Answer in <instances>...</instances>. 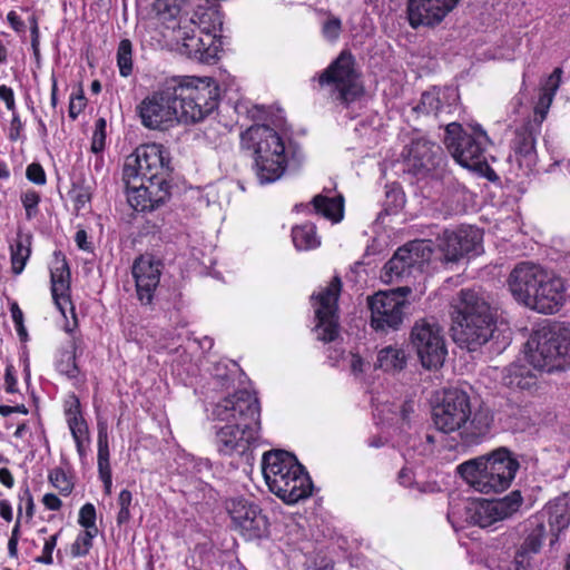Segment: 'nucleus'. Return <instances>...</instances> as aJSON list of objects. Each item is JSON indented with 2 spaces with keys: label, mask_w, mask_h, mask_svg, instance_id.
Instances as JSON below:
<instances>
[{
  "label": "nucleus",
  "mask_w": 570,
  "mask_h": 570,
  "mask_svg": "<svg viewBox=\"0 0 570 570\" xmlns=\"http://www.w3.org/2000/svg\"><path fill=\"white\" fill-rule=\"evenodd\" d=\"M527 509L524 498L520 490H512L501 497V521L512 519Z\"/></svg>",
  "instance_id": "38"
},
{
  "label": "nucleus",
  "mask_w": 570,
  "mask_h": 570,
  "mask_svg": "<svg viewBox=\"0 0 570 570\" xmlns=\"http://www.w3.org/2000/svg\"><path fill=\"white\" fill-rule=\"evenodd\" d=\"M98 532L83 530L81 531L71 546V556L73 558L85 557L92 547V540Z\"/></svg>",
  "instance_id": "42"
},
{
  "label": "nucleus",
  "mask_w": 570,
  "mask_h": 570,
  "mask_svg": "<svg viewBox=\"0 0 570 570\" xmlns=\"http://www.w3.org/2000/svg\"><path fill=\"white\" fill-rule=\"evenodd\" d=\"M549 523L552 532L550 546H553L559 539V532L567 527V521L562 514H553L550 517Z\"/></svg>",
  "instance_id": "52"
},
{
  "label": "nucleus",
  "mask_w": 570,
  "mask_h": 570,
  "mask_svg": "<svg viewBox=\"0 0 570 570\" xmlns=\"http://www.w3.org/2000/svg\"><path fill=\"white\" fill-rule=\"evenodd\" d=\"M399 483L403 487H411L414 481V473L410 468H403L397 474Z\"/></svg>",
  "instance_id": "58"
},
{
  "label": "nucleus",
  "mask_w": 570,
  "mask_h": 570,
  "mask_svg": "<svg viewBox=\"0 0 570 570\" xmlns=\"http://www.w3.org/2000/svg\"><path fill=\"white\" fill-rule=\"evenodd\" d=\"M471 416L469 396L459 390L444 392L439 404L433 407L432 419L435 428L444 433L461 430Z\"/></svg>",
  "instance_id": "18"
},
{
  "label": "nucleus",
  "mask_w": 570,
  "mask_h": 570,
  "mask_svg": "<svg viewBox=\"0 0 570 570\" xmlns=\"http://www.w3.org/2000/svg\"><path fill=\"white\" fill-rule=\"evenodd\" d=\"M529 363L547 373L570 367V325L546 320L532 328L525 343Z\"/></svg>",
  "instance_id": "7"
},
{
  "label": "nucleus",
  "mask_w": 570,
  "mask_h": 570,
  "mask_svg": "<svg viewBox=\"0 0 570 570\" xmlns=\"http://www.w3.org/2000/svg\"><path fill=\"white\" fill-rule=\"evenodd\" d=\"M87 238H88L87 233L85 230L81 229L76 233L75 240L80 249H83V250L90 249V244L87 240Z\"/></svg>",
  "instance_id": "64"
},
{
  "label": "nucleus",
  "mask_w": 570,
  "mask_h": 570,
  "mask_svg": "<svg viewBox=\"0 0 570 570\" xmlns=\"http://www.w3.org/2000/svg\"><path fill=\"white\" fill-rule=\"evenodd\" d=\"M119 511L117 513V523L119 525L126 524L131 519L130 507L132 503V494L129 490L120 491L117 500Z\"/></svg>",
  "instance_id": "44"
},
{
  "label": "nucleus",
  "mask_w": 570,
  "mask_h": 570,
  "mask_svg": "<svg viewBox=\"0 0 570 570\" xmlns=\"http://www.w3.org/2000/svg\"><path fill=\"white\" fill-rule=\"evenodd\" d=\"M411 342L425 368L440 367L448 354L445 340L441 327L426 320L414 324L411 332Z\"/></svg>",
  "instance_id": "14"
},
{
  "label": "nucleus",
  "mask_w": 570,
  "mask_h": 570,
  "mask_svg": "<svg viewBox=\"0 0 570 570\" xmlns=\"http://www.w3.org/2000/svg\"><path fill=\"white\" fill-rule=\"evenodd\" d=\"M407 353L400 345H389L377 352L375 367L385 373L395 374L405 368Z\"/></svg>",
  "instance_id": "33"
},
{
  "label": "nucleus",
  "mask_w": 570,
  "mask_h": 570,
  "mask_svg": "<svg viewBox=\"0 0 570 570\" xmlns=\"http://www.w3.org/2000/svg\"><path fill=\"white\" fill-rule=\"evenodd\" d=\"M432 254L430 240H414L399 248L384 265L382 279L392 283L407 276L413 269H422Z\"/></svg>",
  "instance_id": "19"
},
{
  "label": "nucleus",
  "mask_w": 570,
  "mask_h": 570,
  "mask_svg": "<svg viewBox=\"0 0 570 570\" xmlns=\"http://www.w3.org/2000/svg\"><path fill=\"white\" fill-rule=\"evenodd\" d=\"M58 535L59 533L53 534L45 541L42 554L37 558V562L43 564H51L53 562L52 552L56 548Z\"/></svg>",
  "instance_id": "51"
},
{
  "label": "nucleus",
  "mask_w": 570,
  "mask_h": 570,
  "mask_svg": "<svg viewBox=\"0 0 570 570\" xmlns=\"http://www.w3.org/2000/svg\"><path fill=\"white\" fill-rule=\"evenodd\" d=\"M313 208L309 205H296L295 209L303 210L306 209L308 212L314 210L317 214H321L327 219H331L333 223H338L343 218L344 205L343 198L341 196L337 197H326L323 195H317L312 200Z\"/></svg>",
  "instance_id": "32"
},
{
  "label": "nucleus",
  "mask_w": 570,
  "mask_h": 570,
  "mask_svg": "<svg viewBox=\"0 0 570 570\" xmlns=\"http://www.w3.org/2000/svg\"><path fill=\"white\" fill-rule=\"evenodd\" d=\"M10 312L14 326H21L23 324V313L17 303L11 304Z\"/></svg>",
  "instance_id": "63"
},
{
  "label": "nucleus",
  "mask_w": 570,
  "mask_h": 570,
  "mask_svg": "<svg viewBox=\"0 0 570 570\" xmlns=\"http://www.w3.org/2000/svg\"><path fill=\"white\" fill-rule=\"evenodd\" d=\"M508 407L510 409V412L507 414L508 417L514 420L511 426L515 430L525 429L530 423L528 410L512 404H508Z\"/></svg>",
  "instance_id": "47"
},
{
  "label": "nucleus",
  "mask_w": 570,
  "mask_h": 570,
  "mask_svg": "<svg viewBox=\"0 0 570 570\" xmlns=\"http://www.w3.org/2000/svg\"><path fill=\"white\" fill-rule=\"evenodd\" d=\"M170 155L160 144H145L136 148L124 164V177H140L142 180L168 185Z\"/></svg>",
  "instance_id": "12"
},
{
  "label": "nucleus",
  "mask_w": 570,
  "mask_h": 570,
  "mask_svg": "<svg viewBox=\"0 0 570 570\" xmlns=\"http://www.w3.org/2000/svg\"><path fill=\"white\" fill-rule=\"evenodd\" d=\"M493 424V414L487 407H480L460 430L465 445L479 444L487 439Z\"/></svg>",
  "instance_id": "30"
},
{
  "label": "nucleus",
  "mask_w": 570,
  "mask_h": 570,
  "mask_svg": "<svg viewBox=\"0 0 570 570\" xmlns=\"http://www.w3.org/2000/svg\"><path fill=\"white\" fill-rule=\"evenodd\" d=\"M503 383L512 389L530 390L537 383L530 368L522 364H511L505 367Z\"/></svg>",
  "instance_id": "34"
},
{
  "label": "nucleus",
  "mask_w": 570,
  "mask_h": 570,
  "mask_svg": "<svg viewBox=\"0 0 570 570\" xmlns=\"http://www.w3.org/2000/svg\"><path fill=\"white\" fill-rule=\"evenodd\" d=\"M407 286L390 291H381L367 298L371 311V326L375 331H396L404 320V308L407 305Z\"/></svg>",
  "instance_id": "13"
},
{
  "label": "nucleus",
  "mask_w": 570,
  "mask_h": 570,
  "mask_svg": "<svg viewBox=\"0 0 570 570\" xmlns=\"http://www.w3.org/2000/svg\"><path fill=\"white\" fill-rule=\"evenodd\" d=\"M222 27L223 14L219 10L213 7H198L188 17L181 52L202 61L214 59L222 47Z\"/></svg>",
  "instance_id": "9"
},
{
  "label": "nucleus",
  "mask_w": 570,
  "mask_h": 570,
  "mask_svg": "<svg viewBox=\"0 0 570 570\" xmlns=\"http://www.w3.org/2000/svg\"><path fill=\"white\" fill-rule=\"evenodd\" d=\"M321 35L327 42L334 43L342 32V20L333 13H324L320 20Z\"/></svg>",
  "instance_id": "40"
},
{
  "label": "nucleus",
  "mask_w": 570,
  "mask_h": 570,
  "mask_svg": "<svg viewBox=\"0 0 570 570\" xmlns=\"http://www.w3.org/2000/svg\"><path fill=\"white\" fill-rule=\"evenodd\" d=\"M262 471L271 492L287 504L297 503L312 494L313 483L297 459L283 450L267 452Z\"/></svg>",
  "instance_id": "8"
},
{
  "label": "nucleus",
  "mask_w": 570,
  "mask_h": 570,
  "mask_svg": "<svg viewBox=\"0 0 570 570\" xmlns=\"http://www.w3.org/2000/svg\"><path fill=\"white\" fill-rule=\"evenodd\" d=\"M520 466L518 455L501 446V492L510 488Z\"/></svg>",
  "instance_id": "37"
},
{
  "label": "nucleus",
  "mask_w": 570,
  "mask_h": 570,
  "mask_svg": "<svg viewBox=\"0 0 570 570\" xmlns=\"http://www.w3.org/2000/svg\"><path fill=\"white\" fill-rule=\"evenodd\" d=\"M407 169L415 175H424L442 161L441 148L424 137L412 139L403 150Z\"/></svg>",
  "instance_id": "25"
},
{
  "label": "nucleus",
  "mask_w": 570,
  "mask_h": 570,
  "mask_svg": "<svg viewBox=\"0 0 570 570\" xmlns=\"http://www.w3.org/2000/svg\"><path fill=\"white\" fill-rule=\"evenodd\" d=\"M434 443H435L434 436L432 434H425V444H423L421 446V449L419 450V453L421 455L432 454L433 449H434Z\"/></svg>",
  "instance_id": "62"
},
{
  "label": "nucleus",
  "mask_w": 570,
  "mask_h": 570,
  "mask_svg": "<svg viewBox=\"0 0 570 570\" xmlns=\"http://www.w3.org/2000/svg\"><path fill=\"white\" fill-rule=\"evenodd\" d=\"M562 73L563 70L557 67L549 76L541 79L533 118L528 119L515 129L511 142L513 154L509 155L507 160L510 165L515 161L518 169L523 175H528L537 161L535 138L541 131V125L561 85Z\"/></svg>",
  "instance_id": "6"
},
{
  "label": "nucleus",
  "mask_w": 570,
  "mask_h": 570,
  "mask_svg": "<svg viewBox=\"0 0 570 570\" xmlns=\"http://www.w3.org/2000/svg\"><path fill=\"white\" fill-rule=\"evenodd\" d=\"M460 0H407V19L412 28L435 27L453 11Z\"/></svg>",
  "instance_id": "24"
},
{
  "label": "nucleus",
  "mask_w": 570,
  "mask_h": 570,
  "mask_svg": "<svg viewBox=\"0 0 570 570\" xmlns=\"http://www.w3.org/2000/svg\"><path fill=\"white\" fill-rule=\"evenodd\" d=\"M27 178L37 184V185H45L46 184V174L43 168L39 164H30L27 167L26 171Z\"/></svg>",
  "instance_id": "53"
},
{
  "label": "nucleus",
  "mask_w": 570,
  "mask_h": 570,
  "mask_svg": "<svg viewBox=\"0 0 570 570\" xmlns=\"http://www.w3.org/2000/svg\"><path fill=\"white\" fill-rule=\"evenodd\" d=\"M23 125L19 115L17 112H12V119L9 128V139L13 141L18 140Z\"/></svg>",
  "instance_id": "55"
},
{
  "label": "nucleus",
  "mask_w": 570,
  "mask_h": 570,
  "mask_svg": "<svg viewBox=\"0 0 570 570\" xmlns=\"http://www.w3.org/2000/svg\"><path fill=\"white\" fill-rule=\"evenodd\" d=\"M117 66L121 77H129L132 73V43L129 39H122L117 48Z\"/></svg>",
  "instance_id": "41"
},
{
  "label": "nucleus",
  "mask_w": 570,
  "mask_h": 570,
  "mask_svg": "<svg viewBox=\"0 0 570 570\" xmlns=\"http://www.w3.org/2000/svg\"><path fill=\"white\" fill-rule=\"evenodd\" d=\"M186 3V0H155L151 8L153 18L163 36L180 46L184 35H187Z\"/></svg>",
  "instance_id": "21"
},
{
  "label": "nucleus",
  "mask_w": 570,
  "mask_h": 570,
  "mask_svg": "<svg viewBox=\"0 0 570 570\" xmlns=\"http://www.w3.org/2000/svg\"><path fill=\"white\" fill-rule=\"evenodd\" d=\"M98 435H97V466L99 478L104 483L105 492L111 493L112 479L110 468V452L108 444V425L106 421L98 420L97 423Z\"/></svg>",
  "instance_id": "31"
},
{
  "label": "nucleus",
  "mask_w": 570,
  "mask_h": 570,
  "mask_svg": "<svg viewBox=\"0 0 570 570\" xmlns=\"http://www.w3.org/2000/svg\"><path fill=\"white\" fill-rule=\"evenodd\" d=\"M11 249V264L14 274H20L30 256V244L28 239L18 238L14 244L10 246Z\"/></svg>",
  "instance_id": "39"
},
{
  "label": "nucleus",
  "mask_w": 570,
  "mask_h": 570,
  "mask_svg": "<svg viewBox=\"0 0 570 570\" xmlns=\"http://www.w3.org/2000/svg\"><path fill=\"white\" fill-rule=\"evenodd\" d=\"M78 523L85 528V530L98 532V528L96 525V509L94 504L86 503L81 507Z\"/></svg>",
  "instance_id": "46"
},
{
  "label": "nucleus",
  "mask_w": 570,
  "mask_h": 570,
  "mask_svg": "<svg viewBox=\"0 0 570 570\" xmlns=\"http://www.w3.org/2000/svg\"><path fill=\"white\" fill-rule=\"evenodd\" d=\"M508 288L519 304L543 315L558 313L567 299L566 279L556 271L530 262L512 269Z\"/></svg>",
  "instance_id": "4"
},
{
  "label": "nucleus",
  "mask_w": 570,
  "mask_h": 570,
  "mask_svg": "<svg viewBox=\"0 0 570 570\" xmlns=\"http://www.w3.org/2000/svg\"><path fill=\"white\" fill-rule=\"evenodd\" d=\"M347 362L351 373L356 377H362L371 368V364L364 361L358 354L350 353Z\"/></svg>",
  "instance_id": "50"
},
{
  "label": "nucleus",
  "mask_w": 570,
  "mask_h": 570,
  "mask_svg": "<svg viewBox=\"0 0 570 570\" xmlns=\"http://www.w3.org/2000/svg\"><path fill=\"white\" fill-rule=\"evenodd\" d=\"M219 90L209 77H171L137 106L144 127L166 130L175 124L204 120L218 105Z\"/></svg>",
  "instance_id": "1"
},
{
  "label": "nucleus",
  "mask_w": 570,
  "mask_h": 570,
  "mask_svg": "<svg viewBox=\"0 0 570 570\" xmlns=\"http://www.w3.org/2000/svg\"><path fill=\"white\" fill-rule=\"evenodd\" d=\"M65 415L68 428L76 444L80 459L86 458L90 444L88 425L80 411V402L76 395H69L65 401Z\"/></svg>",
  "instance_id": "28"
},
{
  "label": "nucleus",
  "mask_w": 570,
  "mask_h": 570,
  "mask_svg": "<svg viewBox=\"0 0 570 570\" xmlns=\"http://www.w3.org/2000/svg\"><path fill=\"white\" fill-rule=\"evenodd\" d=\"M59 371L65 373L68 377H76L78 373V368L72 357L70 356L68 357V362L66 364H63V362L59 364Z\"/></svg>",
  "instance_id": "59"
},
{
  "label": "nucleus",
  "mask_w": 570,
  "mask_h": 570,
  "mask_svg": "<svg viewBox=\"0 0 570 570\" xmlns=\"http://www.w3.org/2000/svg\"><path fill=\"white\" fill-rule=\"evenodd\" d=\"M233 529L245 540H256L268 534V519L255 503L233 498L226 503Z\"/></svg>",
  "instance_id": "16"
},
{
  "label": "nucleus",
  "mask_w": 570,
  "mask_h": 570,
  "mask_svg": "<svg viewBox=\"0 0 570 570\" xmlns=\"http://www.w3.org/2000/svg\"><path fill=\"white\" fill-rule=\"evenodd\" d=\"M30 30H31V46L33 48L35 53L38 52V46H39V28L36 17H32L30 19Z\"/></svg>",
  "instance_id": "61"
},
{
  "label": "nucleus",
  "mask_w": 570,
  "mask_h": 570,
  "mask_svg": "<svg viewBox=\"0 0 570 570\" xmlns=\"http://www.w3.org/2000/svg\"><path fill=\"white\" fill-rule=\"evenodd\" d=\"M448 520L454 530L466 521L480 528H490L499 520V501L491 499H475L470 502H451Z\"/></svg>",
  "instance_id": "20"
},
{
  "label": "nucleus",
  "mask_w": 570,
  "mask_h": 570,
  "mask_svg": "<svg viewBox=\"0 0 570 570\" xmlns=\"http://www.w3.org/2000/svg\"><path fill=\"white\" fill-rule=\"evenodd\" d=\"M106 128L107 122L104 118H99L95 122V129L91 138V151L99 154L106 146Z\"/></svg>",
  "instance_id": "45"
},
{
  "label": "nucleus",
  "mask_w": 570,
  "mask_h": 570,
  "mask_svg": "<svg viewBox=\"0 0 570 570\" xmlns=\"http://www.w3.org/2000/svg\"><path fill=\"white\" fill-rule=\"evenodd\" d=\"M132 276L136 282L138 298L142 303L149 304L159 284L160 262L150 255L138 257L132 265Z\"/></svg>",
  "instance_id": "26"
},
{
  "label": "nucleus",
  "mask_w": 570,
  "mask_h": 570,
  "mask_svg": "<svg viewBox=\"0 0 570 570\" xmlns=\"http://www.w3.org/2000/svg\"><path fill=\"white\" fill-rule=\"evenodd\" d=\"M292 238L298 250H309L320 246L321 240L316 234L315 225L307 223L292 229Z\"/></svg>",
  "instance_id": "36"
},
{
  "label": "nucleus",
  "mask_w": 570,
  "mask_h": 570,
  "mask_svg": "<svg viewBox=\"0 0 570 570\" xmlns=\"http://www.w3.org/2000/svg\"><path fill=\"white\" fill-rule=\"evenodd\" d=\"M21 203L26 209V216L31 219L38 214V206L40 203V195L36 190H27L21 195Z\"/></svg>",
  "instance_id": "48"
},
{
  "label": "nucleus",
  "mask_w": 570,
  "mask_h": 570,
  "mask_svg": "<svg viewBox=\"0 0 570 570\" xmlns=\"http://www.w3.org/2000/svg\"><path fill=\"white\" fill-rule=\"evenodd\" d=\"M458 472L475 491L497 494L499 488V450L458 465Z\"/></svg>",
  "instance_id": "17"
},
{
  "label": "nucleus",
  "mask_w": 570,
  "mask_h": 570,
  "mask_svg": "<svg viewBox=\"0 0 570 570\" xmlns=\"http://www.w3.org/2000/svg\"><path fill=\"white\" fill-rule=\"evenodd\" d=\"M452 306L454 342L468 351H475L485 344L493 334V316L484 293L461 289Z\"/></svg>",
  "instance_id": "5"
},
{
  "label": "nucleus",
  "mask_w": 570,
  "mask_h": 570,
  "mask_svg": "<svg viewBox=\"0 0 570 570\" xmlns=\"http://www.w3.org/2000/svg\"><path fill=\"white\" fill-rule=\"evenodd\" d=\"M544 535V524L538 523L535 528L528 534L520 549L517 551L514 557L515 564L522 566V563H530V556L539 552Z\"/></svg>",
  "instance_id": "35"
},
{
  "label": "nucleus",
  "mask_w": 570,
  "mask_h": 570,
  "mask_svg": "<svg viewBox=\"0 0 570 570\" xmlns=\"http://www.w3.org/2000/svg\"><path fill=\"white\" fill-rule=\"evenodd\" d=\"M4 381H6V390L8 393L17 392V379L12 373L11 366L7 367V370H6Z\"/></svg>",
  "instance_id": "60"
},
{
  "label": "nucleus",
  "mask_w": 570,
  "mask_h": 570,
  "mask_svg": "<svg viewBox=\"0 0 570 570\" xmlns=\"http://www.w3.org/2000/svg\"><path fill=\"white\" fill-rule=\"evenodd\" d=\"M48 479L52 487H55L60 494L69 495L71 493L73 483L62 469L56 468L51 470L49 472Z\"/></svg>",
  "instance_id": "43"
},
{
  "label": "nucleus",
  "mask_w": 570,
  "mask_h": 570,
  "mask_svg": "<svg viewBox=\"0 0 570 570\" xmlns=\"http://www.w3.org/2000/svg\"><path fill=\"white\" fill-rule=\"evenodd\" d=\"M243 149L252 153L254 171L261 185L281 179L287 169L297 170L305 156L301 146L267 125H254L240 135Z\"/></svg>",
  "instance_id": "3"
},
{
  "label": "nucleus",
  "mask_w": 570,
  "mask_h": 570,
  "mask_svg": "<svg viewBox=\"0 0 570 570\" xmlns=\"http://www.w3.org/2000/svg\"><path fill=\"white\" fill-rule=\"evenodd\" d=\"M341 279L334 277L331 283L312 296L315 312V333L323 342H333L338 335L337 299Z\"/></svg>",
  "instance_id": "15"
},
{
  "label": "nucleus",
  "mask_w": 570,
  "mask_h": 570,
  "mask_svg": "<svg viewBox=\"0 0 570 570\" xmlns=\"http://www.w3.org/2000/svg\"><path fill=\"white\" fill-rule=\"evenodd\" d=\"M323 96L348 104L362 94L351 53L343 51L318 77Z\"/></svg>",
  "instance_id": "11"
},
{
  "label": "nucleus",
  "mask_w": 570,
  "mask_h": 570,
  "mask_svg": "<svg viewBox=\"0 0 570 570\" xmlns=\"http://www.w3.org/2000/svg\"><path fill=\"white\" fill-rule=\"evenodd\" d=\"M42 503L48 510L51 511H58L62 505L61 500L53 493L45 494L42 498Z\"/></svg>",
  "instance_id": "56"
},
{
  "label": "nucleus",
  "mask_w": 570,
  "mask_h": 570,
  "mask_svg": "<svg viewBox=\"0 0 570 570\" xmlns=\"http://www.w3.org/2000/svg\"><path fill=\"white\" fill-rule=\"evenodd\" d=\"M482 234L473 226H460L454 230H445L440 243L446 263H458L469 255L479 254Z\"/></svg>",
  "instance_id": "22"
},
{
  "label": "nucleus",
  "mask_w": 570,
  "mask_h": 570,
  "mask_svg": "<svg viewBox=\"0 0 570 570\" xmlns=\"http://www.w3.org/2000/svg\"><path fill=\"white\" fill-rule=\"evenodd\" d=\"M208 417L216 422L215 445L220 455L249 460L258 440L261 406L247 390L225 396L212 404Z\"/></svg>",
  "instance_id": "2"
},
{
  "label": "nucleus",
  "mask_w": 570,
  "mask_h": 570,
  "mask_svg": "<svg viewBox=\"0 0 570 570\" xmlns=\"http://www.w3.org/2000/svg\"><path fill=\"white\" fill-rule=\"evenodd\" d=\"M127 200L130 207L137 212L154 210L168 197L169 185H161L155 180L147 181L140 177H124Z\"/></svg>",
  "instance_id": "23"
},
{
  "label": "nucleus",
  "mask_w": 570,
  "mask_h": 570,
  "mask_svg": "<svg viewBox=\"0 0 570 570\" xmlns=\"http://www.w3.org/2000/svg\"><path fill=\"white\" fill-rule=\"evenodd\" d=\"M444 144L462 167L484 173L489 179H497L495 171L487 164L485 150L489 145L487 132L479 125L463 127L451 122L445 128Z\"/></svg>",
  "instance_id": "10"
},
{
  "label": "nucleus",
  "mask_w": 570,
  "mask_h": 570,
  "mask_svg": "<svg viewBox=\"0 0 570 570\" xmlns=\"http://www.w3.org/2000/svg\"><path fill=\"white\" fill-rule=\"evenodd\" d=\"M87 104V99L83 95V90L79 88L77 91L72 92L69 99V108L68 114L71 119H76L85 109Z\"/></svg>",
  "instance_id": "49"
},
{
  "label": "nucleus",
  "mask_w": 570,
  "mask_h": 570,
  "mask_svg": "<svg viewBox=\"0 0 570 570\" xmlns=\"http://www.w3.org/2000/svg\"><path fill=\"white\" fill-rule=\"evenodd\" d=\"M51 294L59 312L66 316L68 308L72 309L70 302V271L65 256L56 252L50 265Z\"/></svg>",
  "instance_id": "27"
},
{
  "label": "nucleus",
  "mask_w": 570,
  "mask_h": 570,
  "mask_svg": "<svg viewBox=\"0 0 570 570\" xmlns=\"http://www.w3.org/2000/svg\"><path fill=\"white\" fill-rule=\"evenodd\" d=\"M0 99L6 104L8 110L16 112V101L13 90L6 86H0Z\"/></svg>",
  "instance_id": "54"
},
{
  "label": "nucleus",
  "mask_w": 570,
  "mask_h": 570,
  "mask_svg": "<svg viewBox=\"0 0 570 570\" xmlns=\"http://www.w3.org/2000/svg\"><path fill=\"white\" fill-rule=\"evenodd\" d=\"M459 98L455 88H433L422 94L420 104L415 110L426 115L439 116L442 112H451V108Z\"/></svg>",
  "instance_id": "29"
},
{
  "label": "nucleus",
  "mask_w": 570,
  "mask_h": 570,
  "mask_svg": "<svg viewBox=\"0 0 570 570\" xmlns=\"http://www.w3.org/2000/svg\"><path fill=\"white\" fill-rule=\"evenodd\" d=\"M7 20L11 28L17 32H23L24 31V22L21 20V18L18 16L16 11H9L7 14Z\"/></svg>",
  "instance_id": "57"
}]
</instances>
